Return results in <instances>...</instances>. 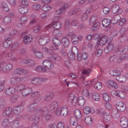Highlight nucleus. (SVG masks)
I'll return each mask as SVG.
<instances>
[{
    "label": "nucleus",
    "mask_w": 128,
    "mask_h": 128,
    "mask_svg": "<svg viewBox=\"0 0 128 128\" xmlns=\"http://www.w3.org/2000/svg\"><path fill=\"white\" fill-rule=\"evenodd\" d=\"M61 27V24L60 22H52L50 25L46 26V28L48 29L49 28H53L56 29L53 31V33L54 35L56 36H60L62 34L61 31L58 29Z\"/></svg>",
    "instance_id": "f257e3e1"
},
{
    "label": "nucleus",
    "mask_w": 128,
    "mask_h": 128,
    "mask_svg": "<svg viewBox=\"0 0 128 128\" xmlns=\"http://www.w3.org/2000/svg\"><path fill=\"white\" fill-rule=\"evenodd\" d=\"M42 98V96L40 95L34 98L33 100V102L30 104L28 106V110L30 112H33L35 109H37V108L39 107L37 104L41 100Z\"/></svg>",
    "instance_id": "f03ea898"
},
{
    "label": "nucleus",
    "mask_w": 128,
    "mask_h": 128,
    "mask_svg": "<svg viewBox=\"0 0 128 128\" xmlns=\"http://www.w3.org/2000/svg\"><path fill=\"white\" fill-rule=\"evenodd\" d=\"M12 68V64H8L5 65V63L3 62H0V72L1 71L5 73H6L11 70Z\"/></svg>",
    "instance_id": "7ed1b4c3"
},
{
    "label": "nucleus",
    "mask_w": 128,
    "mask_h": 128,
    "mask_svg": "<svg viewBox=\"0 0 128 128\" xmlns=\"http://www.w3.org/2000/svg\"><path fill=\"white\" fill-rule=\"evenodd\" d=\"M68 109L66 105L62 106L61 108H58L56 112V114L58 116L60 115L62 116H66L67 114Z\"/></svg>",
    "instance_id": "20e7f679"
},
{
    "label": "nucleus",
    "mask_w": 128,
    "mask_h": 128,
    "mask_svg": "<svg viewBox=\"0 0 128 128\" xmlns=\"http://www.w3.org/2000/svg\"><path fill=\"white\" fill-rule=\"evenodd\" d=\"M12 109L11 108L9 107L5 108L2 112V115L9 118H12L14 115L12 113Z\"/></svg>",
    "instance_id": "39448f33"
},
{
    "label": "nucleus",
    "mask_w": 128,
    "mask_h": 128,
    "mask_svg": "<svg viewBox=\"0 0 128 128\" xmlns=\"http://www.w3.org/2000/svg\"><path fill=\"white\" fill-rule=\"evenodd\" d=\"M37 109H35L33 112H34L36 114H38L40 112L41 114V115L42 117H45L48 114V108L45 107L44 108H41L39 107L37 108Z\"/></svg>",
    "instance_id": "423d86ee"
},
{
    "label": "nucleus",
    "mask_w": 128,
    "mask_h": 128,
    "mask_svg": "<svg viewBox=\"0 0 128 128\" xmlns=\"http://www.w3.org/2000/svg\"><path fill=\"white\" fill-rule=\"evenodd\" d=\"M106 46L104 48V51L105 53H108L110 52L113 49L114 44L111 42L106 43Z\"/></svg>",
    "instance_id": "0eeeda50"
},
{
    "label": "nucleus",
    "mask_w": 128,
    "mask_h": 128,
    "mask_svg": "<svg viewBox=\"0 0 128 128\" xmlns=\"http://www.w3.org/2000/svg\"><path fill=\"white\" fill-rule=\"evenodd\" d=\"M78 99V98L76 96H74L72 94H70L69 95L68 98V100L74 106L76 105L77 103Z\"/></svg>",
    "instance_id": "6e6552de"
},
{
    "label": "nucleus",
    "mask_w": 128,
    "mask_h": 128,
    "mask_svg": "<svg viewBox=\"0 0 128 128\" xmlns=\"http://www.w3.org/2000/svg\"><path fill=\"white\" fill-rule=\"evenodd\" d=\"M6 38V40L3 43V46L4 48H8L12 44V42L10 40L12 38V36H6L5 37Z\"/></svg>",
    "instance_id": "1a4fd4ad"
},
{
    "label": "nucleus",
    "mask_w": 128,
    "mask_h": 128,
    "mask_svg": "<svg viewBox=\"0 0 128 128\" xmlns=\"http://www.w3.org/2000/svg\"><path fill=\"white\" fill-rule=\"evenodd\" d=\"M58 104L56 102H52L48 106V110L50 111L53 112L56 111V112L58 109Z\"/></svg>",
    "instance_id": "9d476101"
},
{
    "label": "nucleus",
    "mask_w": 128,
    "mask_h": 128,
    "mask_svg": "<svg viewBox=\"0 0 128 128\" xmlns=\"http://www.w3.org/2000/svg\"><path fill=\"white\" fill-rule=\"evenodd\" d=\"M52 63L50 61V60L49 61L47 60H44L42 62V64L43 66L46 68L48 69H52L53 67V65Z\"/></svg>",
    "instance_id": "9b49d317"
},
{
    "label": "nucleus",
    "mask_w": 128,
    "mask_h": 128,
    "mask_svg": "<svg viewBox=\"0 0 128 128\" xmlns=\"http://www.w3.org/2000/svg\"><path fill=\"white\" fill-rule=\"evenodd\" d=\"M120 125L122 127L124 128H126L128 126V120L126 117H123L121 118Z\"/></svg>",
    "instance_id": "f8f14e48"
},
{
    "label": "nucleus",
    "mask_w": 128,
    "mask_h": 128,
    "mask_svg": "<svg viewBox=\"0 0 128 128\" xmlns=\"http://www.w3.org/2000/svg\"><path fill=\"white\" fill-rule=\"evenodd\" d=\"M50 61L53 64H55L56 61H60L61 60L60 56L59 55L56 53H54L52 55V57L50 58Z\"/></svg>",
    "instance_id": "ddd939ff"
},
{
    "label": "nucleus",
    "mask_w": 128,
    "mask_h": 128,
    "mask_svg": "<svg viewBox=\"0 0 128 128\" xmlns=\"http://www.w3.org/2000/svg\"><path fill=\"white\" fill-rule=\"evenodd\" d=\"M69 36L70 37L72 43L74 44H76L78 42V38L72 32H70L68 34Z\"/></svg>",
    "instance_id": "4468645a"
},
{
    "label": "nucleus",
    "mask_w": 128,
    "mask_h": 128,
    "mask_svg": "<svg viewBox=\"0 0 128 128\" xmlns=\"http://www.w3.org/2000/svg\"><path fill=\"white\" fill-rule=\"evenodd\" d=\"M128 49V46L126 45L124 46H119L118 52L120 54H124L127 50Z\"/></svg>",
    "instance_id": "2eb2a0df"
},
{
    "label": "nucleus",
    "mask_w": 128,
    "mask_h": 128,
    "mask_svg": "<svg viewBox=\"0 0 128 128\" xmlns=\"http://www.w3.org/2000/svg\"><path fill=\"white\" fill-rule=\"evenodd\" d=\"M107 40V36H103L101 38H100V40L98 39V41L97 42V44H98L100 46H102L106 43Z\"/></svg>",
    "instance_id": "dca6fc26"
},
{
    "label": "nucleus",
    "mask_w": 128,
    "mask_h": 128,
    "mask_svg": "<svg viewBox=\"0 0 128 128\" xmlns=\"http://www.w3.org/2000/svg\"><path fill=\"white\" fill-rule=\"evenodd\" d=\"M32 91V89L29 87H26L22 91V94L24 96H27L30 94Z\"/></svg>",
    "instance_id": "f3484780"
},
{
    "label": "nucleus",
    "mask_w": 128,
    "mask_h": 128,
    "mask_svg": "<svg viewBox=\"0 0 128 128\" xmlns=\"http://www.w3.org/2000/svg\"><path fill=\"white\" fill-rule=\"evenodd\" d=\"M40 119V116L33 115L30 116L29 118V120L33 121L34 123L37 124L39 122Z\"/></svg>",
    "instance_id": "a211bd4d"
},
{
    "label": "nucleus",
    "mask_w": 128,
    "mask_h": 128,
    "mask_svg": "<svg viewBox=\"0 0 128 128\" xmlns=\"http://www.w3.org/2000/svg\"><path fill=\"white\" fill-rule=\"evenodd\" d=\"M122 72V69L120 68H118L115 70L110 71V74L112 76H116L120 75Z\"/></svg>",
    "instance_id": "6ab92c4d"
},
{
    "label": "nucleus",
    "mask_w": 128,
    "mask_h": 128,
    "mask_svg": "<svg viewBox=\"0 0 128 128\" xmlns=\"http://www.w3.org/2000/svg\"><path fill=\"white\" fill-rule=\"evenodd\" d=\"M116 109L121 112L123 111L126 109V106L124 104L121 102L117 103L116 104Z\"/></svg>",
    "instance_id": "aec40b11"
},
{
    "label": "nucleus",
    "mask_w": 128,
    "mask_h": 128,
    "mask_svg": "<svg viewBox=\"0 0 128 128\" xmlns=\"http://www.w3.org/2000/svg\"><path fill=\"white\" fill-rule=\"evenodd\" d=\"M107 86L110 88H113L114 89H116L118 88L117 84L112 80H110L108 81Z\"/></svg>",
    "instance_id": "412c9836"
},
{
    "label": "nucleus",
    "mask_w": 128,
    "mask_h": 128,
    "mask_svg": "<svg viewBox=\"0 0 128 128\" xmlns=\"http://www.w3.org/2000/svg\"><path fill=\"white\" fill-rule=\"evenodd\" d=\"M68 6V4H66L63 5L62 7L59 8V10H56L55 12V13L57 14L63 13L65 11Z\"/></svg>",
    "instance_id": "4be33fe9"
},
{
    "label": "nucleus",
    "mask_w": 128,
    "mask_h": 128,
    "mask_svg": "<svg viewBox=\"0 0 128 128\" xmlns=\"http://www.w3.org/2000/svg\"><path fill=\"white\" fill-rule=\"evenodd\" d=\"M22 106H15L14 107L13 110V112L16 114H20L22 111Z\"/></svg>",
    "instance_id": "5701e85b"
},
{
    "label": "nucleus",
    "mask_w": 128,
    "mask_h": 128,
    "mask_svg": "<svg viewBox=\"0 0 128 128\" xmlns=\"http://www.w3.org/2000/svg\"><path fill=\"white\" fill-rule=\"evenodd\" d=\"M21 80L20 78L18 77L12 78L11 81L10 83L13 86H16L17 84L20 83Z\"/></svg>",
    "instance_id": "b1692460"
},
{
    "label": "nucleus",
    "mask_w": 128,
    "mask_h": 128,
    "mask_svg": "<svg viewBox=\"0 0 128 128\" xmlns=\"http://www.w3.org/2000/svg\"><path fill=\"white\" fill-rule=\"evenodd\" d=\"M69 121L71 126H76L78 125V120L74 117H71L69 119Z\"/></svg>",
    "instance_id": "393cba45"
},
{
    "label": "nucleus",
    "mask_w": 128,
    "mask_h": 128,
    "mask_svg": "<svg viewBox=\"0 0 128 128\" xmlns=\"http://www.w3.org/2000/svg\"><path fill=\"white\" fill-rule=\"evenodd\" d=\"M41 78H34L31 80V82L32 84L34 85H40Z\"/></svg>",
    "instance_id": "a878e982"
},
{
    "label": "nucleus",
    "mask_w": 128,
    "mask_h": 128,
    "mask_svg": "<svg viewBox=\"0 0 128 128\" xmlns=\"http://www.w3.org/2000/svg\"><path fill=\"white\" fill-rule=\"evenodd\" d=\"M62 44L64 48H67L69 45L68 39L66 38L63 37L62 40Z\"/></svg>",
    "instance_id": "bb28decb"
},
{
    "label": "nucleus",
    "mask_w": 128,
    "mask_h": 128,
    "mask_svg": "<svg viewBox=\"0 0 128 128\" xmlns=\"http://www.w3.org/2000/svg\"><path fill=\"white\" fill-rule=\"evenodd\" d=\"M111 23V20L106 19H104L102 21V24L103 26L106 28H108Z\"/></svg>",
    "instance_id": "cd10ccee"
},
{
    "label": "nucleus",
    "mask_w": 128,
    "mask_h": 128,
    "mask_svg": "<svg viewBox=\"0 0 128 128\" xmlns=\"http://www.w3.org/2000/svg\"><path fill=\"white\" fill-rule=\"evenodd\" d=\"M18 10L21 14H24L27 12L28 9L26 6L21 5L19 7Z\"/></svg>",
    "instance_id": "c85d7f7f"
},
{
    "label": "nucleus",
    "mask_w": 128,
    "mask_h": 128,
    "mask_svg": "<svg viewBox=\"0 0 128 128\" xmlns=\"http://www.w3.org/2000/svg\"><path fill=\"white\" fill-rule=\"evenodd\" d=\"M112 114L113 117L114 118H118L120 116V113L116 109H113Z\"/></svg>",
    "instance_id": "c756f323"
},
{
    "label": "nucleus",
    "mask_w": 128,
    "mask_h": 128,
    "mask_svg": "<svg viewBox=\"0 0 128 128\" xmlns=\"http://www.w3.org/2000/svg\"><path fill=\"white\" fill-rule=\"evenodd\" d=\"M19 121L17 120H14L10 124V126L11 128H16L19 124Z\"/></svg>",
    "instance_id": "7c9ffc66"
},
{
    "label": "nucleus",
    "mask_w": 128,
    "mask_h": 128,
    "mask_svg": "<svg viewBox=\"0 0 128 128\" xmlns=\"http://www.w3.org/2000/svg\"><path fill=\"white\" fill-rule=\"evenodd\" d=\"M72 54L70 57L72 58H73L75 57V56L76 54H78V49L76 47H74L72 48L71 50Z\"/></svg>",
    "instance_id": "2f4dec72"
},
{
    "label": "nucleus",
    "mask_w": 128,
    "mask_h": 128,
    "mask_svg": "<svg viewBox=\"0 0 128 128\" xmlns=\"http://www.w3.org/2000/svg\"><path fill=\"white\" fill-rule=\"evenodd\" d=\"M116 79L117 81L122 82H124L126 80V77L122 75H120L116 76Z\"/></svg>",
    "instance_id": "473e14b6"
},
{
    "label": "nucleus",
    "mask_w": 128,
    "mask_h": 128,
    "mask_svg": "<svg viewBox=\"0 0 128 128\" xmlns=\"http://www.w3.org/2000/svg\"><path fill=\"white\" fill-rule=\"evenodd\" d=\"M103 119L105 122L109 121L111 118L110 115L108 113L105 112L103 115Z\"/></svg>",
    "instance_id": "72a5a7b5"
},
{
    "label": "nucleus",
    "mask_w": 128,
    "mask_h": 128,
    "mask_svg": "<svg viewBox=\"0 0 128 128\" xmlns=\"http://www.w3.org/2000/svg\"><path fill=\"white\" fill-rule=\"evenodd\" d=\"M14 92V89L13 87L9 88L6 89L5 91V94L8 95H10Z\"/></svg>",
    "instance_id": "f704fd0d"
},
{
    "label": "nucleus",
    "mask_w": 128,
    "mask_h": 128,
    "mask_svg": "<svg viewBox=\"0 0 128 128\" xmlns=\"http://www.w3.org/2000/svg\"><path fill=\"white\" fill-rule=\"evenodd\" d=\"M32 40V37L31 36H26L24 37L23 41L25 44H27L30 42Z\"/></svg>",
    "instance_id": "c9c22d12"
},
{
    "label": "nucleus",
    "mask_w": 128,
    "mask_h": 128,
    "mask_svg": "<svg viewBox=\"0 0 128 128\" xmlns=\"http://www.w3.org/2000/svg\"><path fill=\"white\" fill-rule=\"evenodd\" d=\"M113 18L114 20H114L112 19L111 20V22L112 24H114L119 21L121 18V17L119 15H117L115 16Z\"/></svg>",
    "instance_id": "e433bc0d"
},
{
    "label": "nucleus",
    "mask_w": 128,
    "mask_h": 128,
    "mask_svg": "<svg viewBox=\"0 0 128 128\" xmlns=\"http://www.w3.org/2000/svg\"><path fill=\"white\" fill-rule=\"evenodd\" d=\"M2 7V8L3 10L6 12L8 11L10 9L8 7V5L5 2H2L1 3Z\"/></svg>",
    "instance_id": "4c0bfd02"
},
{
    "label": "nucleus",
    "mask_w": 128,
    "mask_h": 128,
    "mask_svg": "<svg viewBox=\"0 0 128 128\" xmlns=\"http://www.w3.org/2000/svg\"><path fill=\"white\" fill-rule=\"evenodd\" d=\"M85 100L82 97H80L77 99V103H78L79 106H82L85 103Z\"/></svg>",
    "instance_id": "58836bf2"
},
{
    "label": "nucleus",
    "mask_w": 128,
    "mask_h": 128,
    "mask_svg": "<svg viewBox=\"0 0 128 128\" xmlns=\"http://www.w3.org/2000/svg\"><path fill=\"white\" fill-rule=\"evenodd\" d=\"M53 43L56 46H59L61 44L60 40L58 38L56 37H54L52 38Z\"/></svg>",
    "instance_id": "ea45409f"
},
{
    "label": "nucleus",
    "mask_w": 128,
    "mask_h": 128,
    "mask_svg": "<svg viewBox=\"0 0 128 128\" xmlns=\"http://www.w3.org/2000/svg\"><path fill=\"white\" fill-rule=\"evenodd\" d=\"M74 116L77 119H80L82 116L81 112L79 110H76L74 111Z\"/></svg>",
    "instance_id": "a19ab883"
},
{
    "label": "nucleus",
    "mask_w": 128,
    "mask_h": 128,
    "mask_svg": "<svg viewBox=\"0 0 128 128\" xmlns=\"http://www.w3.org/2000/svg\"><path fill=\"white\" fill-rule=\"evenodd\" d=\"M119 8V6L117 4L113 5L110 9L111 11L113 13L117 12Z\"/></svg>",
    "instance_id": "79ce46f5"
},
{
    "label": "nucleus",
    "mask_w": 128,
    "mask_h": 128,
    "mask_svg": "<svg viewBox=\"0 0 128 128\" xmlns=\"http://www.w3.org/2000/svg\"><path fill=\"white\" fill-rule=\"evenodd\" d=\"M84 121L88 125H90L92 122V118L90 116L86 117L84 119Z\"/></svg>",
    "instance_id": "37998d69"
},
{
    "label": "nucleus",
    "mask_w": 128,
    "mask_h": 128,
    "mask_svg": "<svg viewBox=\"0 0 128 128\" xmlns=\"http://www.w3.org/2000/svg\"><path fill=\"white\" fill-rule=\"evenodd\" d=\"M128 56V54L126 53H125L124 54H123L119 56L118 59V61L123 60H125Z\"/></svg>",
    "instance_id": "c03bdc74"
},
{
    "label": "nucleus",
    "mask_w": 128,
    "mask_h": 128,
    "mask_svg": "<svg viewBox=\"0 0 128 128\" xmlns=\"http://www.w3.org/2000/svg\"><path fill=\"white\" fill-rule=\"evenodd\" d=\"M24 72V70L20 68H17L14 70V73L15 74L19 75L22 74Z\"/></svg>",
    "instance_id": "a18cd8bd"
},
{
    "label": "nucleus",
    "mask_w": 128,
    "mask_h": 128,
    "mask_svg": "<svg viewBox=\"0 0 128 128\" xmlns=\"http://www.w3.org/2000/svg\"><path fill=\"white\" fill-rule=\"evenodd\" d=\"M9 120L8 119L5 118L3 120L2 125L4 127H6L8 126L9 124Z\"/></svg>",
    "instance_id": "49530a36"
},
{
    "label": "nucleus",
    "mask_w": 128,
    "mask_h": 128,
    "mask_svg": "<svg viewBox=\"0 0 128 128\" xmlns=\"http://www.w3.org/2000/svg\"><path fill=\"white\" fill-rule=\"evenodd\" d=\"M92 97L94 100L98 101L100 99V96L98 93H94L92 94Z\"/></svg>",
    "instance_id": "de8ad7c7"
},
{
    "label": "nucleus",
    "mask_w": 128,
    "mask_h": 128,
    "mask_svg": "<svg viewBox=\"0 0 128 128\" xmlns=\"http://www.w3.org/2000/svg\"><path fill=\"white\" fill-rule=\"evenodd\" d=\"M11 20V18L9 16H7L4 19L3 22L5 24H7L10 23Z\"/></svg>",
    "instance_id": "09e8293b"
},
{
    "label": "nucleus",
    "mask_w": 128,
    "mask_h": 128,
    "mask_svg": "<svg viewBox=\"0 0 128 128\" xmlns=\"http://www.w3.org/2000/svg\"><path fill=\"white\" fill-rule=\"evenodd\" d=\"M100 24L99 22L95 23L92 26L91 28L92 31L96 30L99 28Z\"/></svg>",
    "instance_id": "8fccbe9b"
},
{
    "label": "nucleus",
    "mask_w": 128,
    "mask_h": 128,
    "mask_svg": "<svg viewBox=\"0 0 128 128\" xmlns=\"http://www.w3.org/2000/svg\"><path fill=\"white\" fill-rule=\"evenodd\" d=\"M103 98L104 100L107 102H109L110 100V96L106 93H104L103 94Z\"/></svg>",
    "instance_id": "3c124183"
},
{
    "label": "nucleus",
    "mask_w": 128,
    "mask_h": 128,
    "mask_svg": "<svg viewBox=\"0 0 128 128\" xmlns=\"http://www.w3.org/2000/svg\"><path fill=\"white\" fill-rule=\"evenodd\" d=\"M34 54L37 58H42L43 56L42 53L40 51H37L35 52Z\"/></svg>",
    "instance_id": "603ef678"
},
{
    "label": "nucleus",
    "mask_w": 128,
    "mask_h": 128,
    "mask_svg": "<svg viewBox=\"0 0 128 128\" xmlns=\"http://www.w3.org/2000/svg\"><path fill=\"white\" fill-rule=\"evenodd\" d=\"M91 111L90 108L88 106H86L84 109V112L86 114H89Z\"/></svg>",
    "instance_id": "864d4df0"
},
{
    "label": "nucleus",
    "mask_w": 128,
    "mask_h": 128,
    "mask_svg": "<svg viewBox=\"0 0 128 128\" xmlns=\"http://www.w3.org/2000/svg\"><path fill=\"white\" fill-rule=\"evenodd\" d=\"M50 8H51L50 6L48 4H46L43 5L41 8L42 10L44 11H46L48 10Z\"/></svg>",
    "instance_id": "5fc2aeb1"
},
{
    "label": "nucleus",
    "mask_w": 128,
    "mask_h": 128,
    "mask_svg": "<svg viewBox=\"0 0 128 128\" xmlns=\"http://www.w3.org/2000/svg\"><path fill=\"white\" fill-rule=\"evenodd\" d=\"M101 83L100 82H97L94 84V88L96 90H99L102 88Z\"/></svg>",
    "instance_id": "6e6d98bb"
},
{
    "label": "nucleus",
    "mask_w": 128,
    "mask_h": 128,
    "mask_svg": "<svg viewBox=\"0 0 128 128\" xmlns=\"http://www.w3.org/2000/svg\"><path fill=\"white\" fill-rule=\"evenodd\" d=\"M59 52L62 56H65L67 54L66 50L64 48H61Z\"/></svg>",
    "instance_id": "4d7b16f0"
},
{
    "label": "nucleus",
    "mask_w": 128,
    "mask_h": 128,
    "mask_svg": "<svg viewBox=\"0 0 128 128\" xmlns=\"http://www.w3.org/2000/svg\"><path fill=\"white\" fill-rule=\"evenodd\" d=\"M40 95V92L38 91H36L32 92L30 95V96L33 98L37 97Z\"/></svg>",
    "instance_id": "13d9d810"
},
{
    "label": "nucleus",
    "mask_w": 128,
    "mask_h": 128,
    "mask_svg": "<svg viewBox=\"0 0 128 128\" xmlns=\"http://www.w3.org/2000/svg\"><path fill=\"white\" fill-rule=\"evenodd\" d=\"M82 94L83 96L86 97L88 96L90 94L89 91L87 89H84L82 91Z\"/></svg>",
    "instance_id": "bf43d9fd"
},
{
    "label": "nucleus",
    "mask_w": 128,
    "mask_h": 128,
    "mask_svg": "<svg viewBox=\"0 0 128 128\" xmlns=\"http://www.w3.org/2000/svg\"><path fill=\"white\" fill-rule=\"evenodd\" d=\"M6 104L5 100L2 98L0 99V108L4 107Z\"/></svg>",
    "instance_id": "052dcab7"
},
{
    "label": "nucleus",
    "mask_w": 128,
    "mask_h": 128,
    "mask_svg": "<svg viewBox=\"0 0 128 128\" xmlns=\"http://www.w3.org/2000/svg\"><path fill=\"white\" fill-rule=\"evenodd\" d=\"M118 96L122 98H124L126 97V95L124 92L121 91H119Z\"/></svg>",
    "instance_id": "680f3d73"
},
{
    "label": "nucleus",
    "mask_w": 128,
    "mask_h": 128,
    "mask_svg": "<svg viewBox=\"0 0 128 128\" xmlns=\"http://www.w3.org/2000/svg\"><path fill=\"white\" fill-rule=\"evenodd\" d=\"M97 17L96 16H93L91 17L89 21L90 24H93L96 21Z\"/></svg>",
    "instance_id": "e2e57ef3"
},
{
    "label": "nucleus",
    "mask_w": 128,
    "mask_h": 128,
    "mask_svg": "<svg viewBox=\"0 0 128 128\" xmlns=\"http://www.w3.org/2000/svg\"><path fill=\"white\" fill-rule=\"evenodd\" d=\"M96 112L97 114L100 115H103L104 113V110L102 108H100L96 110Z\"/></svg>",
    "instance_id": "0e129e2a"
},
{
    "label": "nucleus",
    "mask_w": 128,
    "mask_h": 128,
    "mask_svg": "<svg viewBox=\"0 0 128 128\" xmlns=\"http://www.w3.org/2000/svg\"><path fill=\"white\" fill-rule=\"evenodd\" d=\"M40 5L38 4H34L33 6V8L35 10H38L40 8Z\"/></svg>",
    "instance_id": "69168bd1"
},
{
    "label": "nucleus",
    "mask_w": 128,
    "mask_h": 128,
    "mask_svg": "<svg viewBox=\"0 0 128 128\" xmlns=\"http://www.w3.org/2000/svg\"><path fill=\"white\" fill-rule=\"evenodd\" d=\"M102 52V49H98L95 52V55L96 56H98L100 55Z\"/></svg>",
    "instance_id": "338daca9"
},
{
    "label": "nucleus",
    "mask_w": 128,
    "mask_h": 128,
    "mask_svg": "<svg viewBox=\"0 0 128 128\" xmlns=\"http://www.w3.org/2000/svg\"><path fill=\"white\" fill-rule=\"evenodd\" d=\"M64 124L62 122H58L56 126V128H64Z\"/></svg>",
    "instance_id": "774afa93"
}]
</instances>
